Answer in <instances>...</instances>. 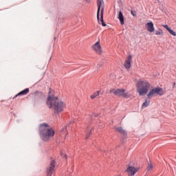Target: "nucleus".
<instances>
[{"label": "nucleus", "instance_id": "obj_1", "mask_svg": "<svg viewBox=\"0 0 176 176\" xmlns=\"http://www.w3.org/2000/svg\"><path fill=\"white\" fill-rule=\"evenodd\" d=\"M47 105L50 109H53L54 113H61L65 109V103L58 100V98L54 96V91L50 89L48 98L47 99Z\"/></svg>", "mask_w": 176, "mask_h": 176}, {"label": "nucleus", "instance_id": "obj_2", "mask_svg": "<svg viewBox=\"0 0 176 176\" xmlns=\"http://www.w3.org/2000/svg\"><path fill=\"white\" fill-rule=\"evenodd\" d=\"M39 131L41 139L45 142L50 141L54 137V134H56L54 129L46 123L41 124L39 126Z\"/></svg>", "mask_w": 176, "mask_h": 176}, {"label": "nucleus", "instance_id": "obj_3", "mask_svg": "<svg viewBox=\"0 0 176 176\" xmlns=\"http://www.w3.org/2000/svg\"><path fill=\"white\" fill-rule=\"evenodd\" d=\"M136 87L140 96H145L151 89V83L148 80H140L138 81Z\"/></svg>", "mask_w": 176, "mask_h": 176}, {"label": "nucleus", "instance_id": "obj_4", "mask_svg": "<svg viewBox=\"0 0 176 176\" xmlns=\"http://www.w3.org/2000/svg\"><path fill=\"white\" fill-rule=\"evenodd\" d=\"M164 93L163 92V89L161 87H156L152 89H150L147 97L148 98H152V97H156V96H163Z\"/></svg>", "mask_w": 176, "mask_h": 176}, {"label": "nucleus", "instance_id": "obj_5", "mask_svg": "<svg viewBox=\"0 0 176 176\" xmlns=\"http://www.w3.org/2000/svg\"><path fill=\"white\" fill-rule=\"evenodd\" d=\"M97 7H98L97 20L98 21H100V16H102V14H104V1L98 0Z\"/></svg>", "mask_w": 176, "mask_h": 176}, {"label": "nucleus", "instance_id": "obj_6", "mask_svg": "<svg viewBox=\"0 0 176 176\" xmlns=\"http://www.w3.org/2000/svg\"><path fill=\"white\" fill-rule=\"evenodd\" d=\"M92 49L94 52L96 53V54H102V47H101V44H100V40H98L95 44L92 45Z\"/></svg>", "mask_w": 176, "mask_h": 176}, {"label": "nucleus", "instance_id": "obj_7", "mask_svg": "<svg viewBox=\"0 0 176 176\" xmlns=\"http://www.w3.org/2000/svg\"><path fill=\"white\" fill-rule=\"evenodd\" d=\"M113 94L116 96H120L121 97H124V98H129V92L126 91V89H118L113 91Z\"/></svg>", "mask_w": 176, "mask_h": 176}, {"label": "nucleus", "instance_id": "obj_8", "mask_svg": "<svg viewBox=\"0 0 176 176\" xmlns=\"http://www.w3.org/2000/svg\"><path fill=\"white\" fill-rule=\"evenodd\" d=\"M54 167H56V161L52 160L47 168V176H52L54 173Z\"/></svg>", "mask_w": 176, "mask_h": 176}, {"label": "nucleus", "instance_id": "obj_9", "mask_svg": "<svg viewBox=\"0 0 176 176\" xmlns=\"http://www.w3.org/2000/svg\"><path fill=\"white\" fill-rule=\"evenodd\" d=\"M126 171L129 174V175L133 176L135 175V173H137V171H138V168L134 166H128Z\"/></svg>", "mask_w": 176, "mask_h": 176}, {"label": "nucleus", "instance_id": "obj_10", "mask_svg": "<svg viewBox=\"0 0 176 176\" xmlns=\"http://www.w3.org/2000/svg\"><path fill=\"white\" fill-rule=\"evenodd\" d=\"M146 28L148 32H155V25H153V22L146 23Z\"/></svg>", "mask_w": 176, "mask_h": 176}, {"label": "nucleus", "instance_id": "obj_11", "mask_svg": "<svg viewBox=\"0 0 176 176\" xmlns=\"http://www.w3.org/2000/svg\"><path fill=\"white\" fill-rule=\"evenodd\" d=\"M131 55H129L127 57V59L124 64V67H125L126 69H130V68L131 67Z\"/></svg>", "mask_w": 176, "mask_h": 176}, {"label": "nucleus", "instance_id": "obj_12", "mask_svg": "<svg viewBox=\"0 0 176 176\" xmlns=\"http://www.w3.org/2000/svg\"><path fill=\"white\" fill-rule=\"evenodd\" d=\"M43 96H44L43 93L40 91H36L34 92V100H35L39 98H42V97Z\"/></svg>", "mask_w": 176, "mask_h": 176}, {"label": "nucleus", "instance_id": "obj_13", "mask_svg": "<svg viewBox=\"0 0 176 176\" xmlns=\"http://www.w3.org/2000/svg\"><path fill=\"white\" fill-rule=\"evenodd\" d=\"M28 93H30V89L26 88L25 89L21 91V92H19L18 94H16L14 98H16V97H17L18 96H25L26 94H28Z\"/></svg>", "mask_w": 176, "mask_h": 176}, {"label": "nucleus", "instance_id": "obj_14", "mask_svg": "<svg viewBox=\"0 0 176 176\" xmlns=\"http://www.w3.org/2000/svg\"><path fill=\"white\" fill-rule=\"evenodd\" d=\"M163 27L167 30V31L170 34V35H173V36H176V32H174V30H171L168 25H164Z\"/></svg>", "mask_w": 176, "mask_h": 176}, {"label": "nucleus", "instance_id": "obj_15", "mask_svg": "<svg viewBox=\"0 0 176 176\" xmlns=\"http://www.w3.org/2000/svg\"><path fill=\"white\" fill-rule=\"evenodd\" d=\"M118 19L120 20L121 25H123L124 24V16H123V13H122V11L119 12Z\"/></svg>", "mask_w": 176, "mask_h": 176}, {"label": "nucleus", "instance_id": "obj_16", "mask_svg": "<svg viewBox=\"0 0 176 176\" xmlns=\"http://www.w3.org/2000/svg\"><path fill=\"white\" fill-rule=\"evenodd\" d=\"M116 131L120 133V134H122V135H126V131H124L121 126L116 128Z\"/></svg>", "mask_w": 176, "mask_h": 176}, {"label": "nucleus", "instance_id": "obj_17", "mask_svg": "<svg viewBox=\"0 0 176 176\" xmlns=\"http://www.w3.org/2000/svg\"><path fill=\"white\" fill-rule=\"evenodd\" d=\"M149 104H151V100L146 99L145 102L143 103L142 108H146V107H149Z\"/></svg>", "mask_w": 176, "mask_h": 176}, {"label": "nucleus", "instance_id": "obj_18", "mask_svg": "<svg viewBox=\"0 0 176 176\" xmlns=\"http://www.w3.org/2000/svg\"><path fill=\"white\" fill-rule=\"evenodd\" d=\"M99 22L102 23V25L103 27H106L107 24L105 23V22H104V14L100 15V19H99V21H98Z\"/></svg>", "mask_w": 176, "mask_h": 176}, {"label": "nucleus", "instance_id": "obj_19", "mask_svg": "<svg viewBox=\"0 0 176 176\" xmlns=\"http://www.w3.org/2000/svg\"><path fill=\"white\" fill-rule=\"evenodd\" d=\"M99 22L102 23V25L103 27H106L107 24L105 23V22H104V14L100 15V19H99V21H98Z\"/></svg>", "mask_w": 176, "mask_h": 176}, {"label": "nucleus", "instance_id": "obj_20", "mask_svg": "<svg viewBox=\"0 0 176 176\" xmlns=\"http://www.w3.org/2000/svg\"><path fill=\"white\" fill-rule=\"evenodd\" d=\"M98 96H100V91H97L96 92L91 95L90 98H91V100H94V98L98 97Z\"/></svg>", "mask_w": 176, "mask_h": 176}, {"label": "nucleus", "instance_id": "obj_21", "mask_svg": "<svg viewBox=\"0 0 176 176\" xmlns=\"http://www.w3.org/2000/svg\"><path fill=\"white\" fill-rule=\"evenodd\" d=\"M164 33L163 32V30L162 29H158L156 32H155V35H163Z\"/></svg>", "mask_w": 176, "mask_h": 176}, {"label": "nucleus", "instance_id": "obj_22", "mask_svg": "<svg viewBox=\"0 0 176 176\" xmlns=\"http://www.w3.org/2000/svg\"><path fill=\"white\" fill-rule=\"evenodd\" d=\"M131 14H132V16H133L134 17H135V16H137V12L135 10H131Z\"/></svg>", "mask_w": 176, "mask_h": 176}, {"label": "nucleus", "instance_id": "obj_23", "mask_svg": "<svg viewBox=\"0 0 176 176\" xmlns=\"http://www.w3.org/2000/svg\"><path fill=\"white\" fill-rule=\"evenodd\" d=\"M153 167V166H152L151 164H148V170L152 169Z\"/></svg>", "mask_w": 176, "mask_h": 176}, {"label": "nucleus", "instance_id": "obj_24", "mask_svg": "<svg viewBox=\"0 0 176 176\" xmlns=\"http://www.w3.org/2000/svg\"><path fill=\"white\" fill-rule=\"evenodd\" d=\"M91 130H93V129H91V130H90V132H89V133L87 135V137H86V140H87V138H89V137H90V135L91 134Z\"/></svg>", "mask_w": 176, "mask_h": 176}]
</instances>
